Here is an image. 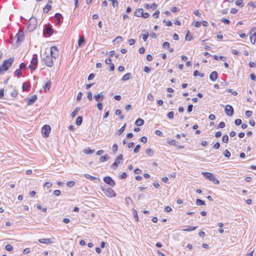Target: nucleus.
<instances>
[{
  "instance_id": "f257e3e1",
  "label": "nucleus",
  "mask_w": 256,
  "mask_h": 256,
  "mask_svg": "<svg viewBox=\"0 0 256 256\" xmlns=\"http://www.w3.org/2000/svg\"><path fill=\"white\" fill-rule=\"evenodd\" d=\"M58 56V50L56 46H54L50 48V54L45 52L43 54V60L45 64L48 67L54 65L53 58L56 59Z\"/></svg>"
},
{
  "instance_id": "f03ea898",
  "label": "nucleus",
  "mask_w": 256,
  "mask_h": 256,
  "mask_svg": "<svg viewBox=\"0 0 256 256\" xmlns=\"http://www.w3.org/2000/svg\"><path fill=\"white\" fill-rule=\"evenodd\" d=\"M14 60V57H10L8 59L4 60L2 66H0V72L8 70L9 68L11 66Z\"/></svg>"
},
{
  "instance_id": "7ed1b4c3",
  "label": "nucleus",
  "mask_w": 256,
  "mask_h": 256,
  "mask_svg": "<svg viewBox=\"0 0 256 256\" xmlns=\"http://www.w3.org/2000/svg\"><path fill=\"white\" fill-rule=\"evenodd\" d=\"M37 20L35 17H32L28 20V29L29 31H33L37 27Z\"/></svg>"
},
{
  "instance_id": "20e7f679",
  "label": "nucleus",
  "mask_w": 256,
  "mask_h": 256,
  "mask_svg": "<svg viewBox=\"0 0 256 256\" xmlns=\"http://www.w3.org/2000/svg\"><path fill=\"white\" fill-rule=\"evenodd\" d=\"M100 190L104 192L106 196L110 198H113L116 196L114 190L110 188H104L102 186Z\"/></svg>"
},
{
  "instance_id": "39448f33",
  "label": "nucleus",
  "mask_w": 256,
  "mask_h": 256,
  "mask_svg": "<svg viewBox=\"0 0 256 256\" xmlns=\"http://www.w3.org/2000/svg\"><path fill=\"white\" fill-rule=\"evenodd\" d=\"M204 176L210 181L212 182L215 184H219L220 182L214 174L209 172H203Z\"/></svg>"
},
{
  "instance_id": "423d86ee",
  "label": "nucleus",
  "mask_w": 256,
  "mask_h": 256,
  "mask_svg": "<svg viewBox=\"0 0 256 256\" xmlns=\"http://www.w3.org/2000/svg\"><path fill=\"white\" fill-rule=\"evenodd\" d=\"M38 62V59L37 55L36 54H34L30 61V64L28 66V68L32 72L36 69Z\"/></svg>"
},
{
  "instance_id": "0eeeda50",
  "label": "nucleus",
  "mask_w": 256,
  "mask_h": 256,
  "mask_svg": "<svg viewBox=\"0 0 256 256\" xmlns=\"http://www.w3.org/2000/svg\"><path fill=\"white\" fill-rule=\"evenodd\" d=\"M50 127L48 125H44L42 128V132L44 138H48L49 134L50 132Z\"/></svg>"
},
{
  "instance_id": "6e6552de",
  "label": "nucleus",
  "mask_w": 256,
  "mask_h": 256,
  "mask_svg": "<svg viewBox=\"0 0 256 256\" xmlns=\"http://www.w3.org/2000/svg\"><path fill=\"white\" fill-rule=\"evenodd\" d=\"M54 30L52 27L46 26L44 29L43 34L46 37L52 35L54 34Z\"/></svg>"
},
{
  "instance_id": "1a4fd4ad",
  "label": "nucleus",
  "mask_w": 256,
  "mask_h": 256,
  "mask_svg": "<svg viewBox=\"0 0 256 256\" xmlns=\"http://www.w3.org/2000/svg\"><path fill=\"white\" fill-rule=\"evenodd\" d=\"M224 111L226 114L228 116H231L234 114V110L232 106L228 104L224 108Z\"/></svg>"
},
{
  "instance_id": "9d476101",
  "label": "nucleus",
  "mask_w": 256,
  "mask_h": 256,
  "mask_svg": "<svg viewBox=\"0 0 256 256\" xmlns=\"http://www.w3.org/2000/svg\"><path fill=\"white\" fill-rule=\"evenodd\" d=\"M123 159V156L120 154L118 156L116 160L112 164V166L114 170H116L118 167V164L120 162V160H122Z\"/></svg>"
},
{
  "instance_id": "9b49d317",
  "label": "nucleus",
  "mask_w": 256,
  "mask_h": 256,
  "mask_svg": "<svg viewBox=\"0 0 256 256\" xmlns=\"http://www.w3.org/2000/svg\"><path fill=\"white\" fill-rule=\"evenodd\" d=\"M104 181L112 187H114L115 186V182L113 179L109 176H105L104 178Z\"/></svg>"
},
{
  "instance_id": "f8f14e48",
  "label": "nucleus",
  "mask_w": 256,
  "mask_h": 256,
  "mask_svg": "<svg viewBox=\"0 0 256 256\" xmlns=\"http://www.w3.org/2000/svg\"><path fill=\"white\" fill-rule=\"evenodd\" d=\"M16 42H20L24 40V32L22 30H20L18 33L16 34Z\"/></svg>"
},
{
  "instance_id": "ddd939ff",
  "label": "nucleus",
  "mask_w": 256,
  "mask_h": 256,
  "mask_svg": "<svg viewBox=\"0 0 256 256\" xmlns=\"http://www.w3.org/2000/svg\"><path fill=\"white\" fill-rule=\"evenodd\" d=\"M134 14L137 17H144V11L142 8L136 9Z\"/></svg>"
},
{
  "instance_id": "4468645a",
  "label": "nucleus",
  "mask_w": 256,
  "mask_h": 256,
  "mask_svg": "<svg viewBox=\"0 0 256 256\" xmlns=\"http://www.w3.org/2000/svg\"><path fill=\"white\" fill-rule=\"evenodd\" d=\"M218 78V73L216 71L212 72L210 75V78L212 82H215Z\"/></svg>"
},
{
  "instance_id": "2eb2a0df",
  "label": "nucleus",
  "mask_w": 256,
  "mask_h": 256,
  "mask_svg": "<svg viewBox=\"0 0 256 256\" xmlns=\"http://www.w3.org/2000/svg\"><path fill=\"white\" fill-rule=\"evenodd\" d=\"M94 98L96 102H99L102 101L104 100V96L102 94L100 93L97 95L94 96Z\"/></svg>"
},
{
  "instance_id": "dca6fc26",
  "label": "nucleus",
  "mask_w": 256,
  "mask_h": 256,
  "mask_svg": "<svg viewBox=\"0 0 256 256\" xmlns=\"http://www.w3.org/2000/svg\"><path fill=\"white\" fill-rule=\"evenodd\" d=\"M52 3V1L51 0H49L48 4H46L45 7L43 9V12L44 13H48L51 8V4Z\"/></svg>"
},
{
  "instance_id": "f3484780",
  "label": "nucleus",
  "mask_w": 256,
  "mask_h": 256,
  "mask_svg": "<svg viewBox=\"0 0 256 256\" xmlns=\"http://www.w3.org/2000/svg\"><path fill=\"white\" fill-rule=\"evenodd\" d=\"M36 100L37 96L35 94L34 95L30 98L28 100L27 105L30 106L33 104Z\"/></svg>"
},
{
  "instance_id": "a211bd4d",
  "label": "nucleus",
  "mask_w": 256,
  "mask_h": 256,
  "mask_svg": "<svg viewBox=\"0 0 256 256\" xmlns=\"http://www.w3.org/2000/svg\"><path fill=\"white\" fill-rule=\"evenodd\" d=\"M38 241L40 243L46 244H48L52 242L51 238H40L39 239Z\"/></svg>"
},
{
  "instance_id": "6ab92c4d",
  "label": "nucleus",
  "mask_w": 256,
  "mask_h": 256,
  "mask_svg": "<svg viewBox=\"0 0 256 256\" xmlns=\"http://www.w3.org/2000/svg\"><path fill=\"white\" fill-rule=\"evenodd\" d=\"M56 20V24H60V20L62 18V15L60 13H56L54 16Z\"/></svg>"
},
{
  "instance_id": "aec40b11",
  "label": "nucleus",
  "mask_w": 256,
  "mask_h": 256,
  "mask_svg": "<svg viewBox=\"0 0 256 256\" xmlns=\"http://www.w3.org/2000/svg\"><path fill=\"white\" fill-rule=\"evenodd\" d=\"M51 82L50 80L48 81L43 86V88L44 90V91L46 92L49 90L51 86Z\"/></svg>"
},
{
  "instance_id": "412c9836",
  "label": "nucleus",
  "mask_w": 256,
  "mask_h": 256,
  "mask_svg": "<svg viewBox=\"0 0 256 256\" xmlns=\"http://www.w3.org/2000/svg\"><path fill=\"white\" fill-rule=\"evenodd\" d=\"M86 42V40L84 36L80 37L78 40V46L80 47L82 46Z\"/></svg>"
},
{
  "instance_id": "4be33fe9",
  "label": "nucleus",
  "mask_w": 256,
  "mask_h": 256,
  "mask_svg": "<svg viewBox=\"0 0 256 256\" xmlns=\"http://www.w3.org/2000/svg\"><path fill=\"white\" fill-rule=\"evenodd\" d=\"M184 228H185L183 230H184L190 232L196 230L198 228V226H184Z\"/></svg>"
},
{
  "instance_id": "5701e85b",
  "label": "nucleus",
  "mask_w": 256,
  "mask_h": 256,
  "mask_svg": "<svg viewBox=\"0 0 256 256\" xmlns=\"http://www.w3.org/2000/svg\"><path fill=\"white\" fill-rule=\"evenodd\" d=\"M132 78V74L130 73H126V74H124L122 78V80L123 81H126Z\"/></svg>"
},
{
  "instance_id": "b1692460",
  "label": "nucleus",
  "mask_w": 256,
  "mask_h": 256,
  "mask_svg": "<svg viewBox=\"0 0 256 256\" xmlns=\"http://www.w3.org/2000/svg\"><path fill=\"white\" fill-rule=\"evenodd\" d=\"M144 123V120L140 118H138V119H137L135 122V124L137 126H140L142 125Z\"/></svg>"
},
{
  "instance_id": "393cba45",
  "label": "nucleus",
  "mask_w": 256,
  "mask_h": 256,
  "mask_svg": "<svg viewBox=\"0 0 256 256\" xmlns=\"http://www.w3.org/2000/svg\"><path fill=\"white\" fill-rule=\"evenodd\" d=\"M84 176L87 178L90 179L91 180H100V179L98 178L92 176L90 175L89 174H85Z\"/></svg>"
},
{
  "instance_id": "a878e982",
  "label": "nucleus",
  "mask_w": 256,
  "mask_h": 256,
  "mask_svg": "<svg viewBox=\"0 0 256 256\" xmlns=\"http://www.w3.org/2000/svg\"><path fill=\"white\" fill-rule=\"evenodd\" d=\"M94 152V150H92L89 148H86L84 150V152L86 154H92Z\"/></svg>"
},
{
  "instance_id": "bb28decb",
  "label": "nucleus",
  "mask_w": 256,
  "mask_h": 256,
  "mask_svg": "<svg viewBox=\"0 0 256 256\" xmlns=\"http://www.w3.org/2000/svg\"><path fill=\"white\" fill-rule=\"evenodd\" d=\"M82 116H78L76 122V124L78 126H80L82 124Z\"/></svg>"
},
{
  "instance_id": "cd10ccee",
  "label": "nucleus",
  "mask_w": 256,
  "mask_h": 256,
  "mask_svg": "<svg viewBox=\"0 0 256 256\" xmlns=\"http://www.w3.org/2000/svg\"><path fill=\"white\" fill-rule=\"evenodd\" d=\"M109 156L108 154H105L104 156H102L100 158V162H104L108 160Z\"/></svg>"
},
{
  "instance_id": "c85d7f7f",
  "label": "nucleus",
  "mask_w": 256,
  "mask_h": 256,
  "mask_svg": "<svg viewBox=\"0 0 256 256\" xmlns=\"http://www.w3.org/2000/svg\"><path fill=\"white\" fill-rule=\"evenodd\" d=\"M157 7V5L156 4H152L150 5L148 4H145V8H146L148 9H149L150 8H152L154 10Z\"/></svg>"
},
{
  "instance_id": "c756f323",
  "label": "nucleus",
  "mask_w": 256,
  "mask_h": 256,
  "mask_svg": "<svg viewBox=\"0 0 256 256\" xmlns=\"http://www.w3.org/2000/svg\"><path fill=\"white\" fill-rule=\"evenodd\" d=\"M80 110V108L79 107H76L71 114V116L72 118H74Z\"/></svg>"
},
{
  "instance_id": "7c9ffc66",
  "label": "nucleus",
  "mask_w": 256,
  "mask_h": 256,
  "mask_svg": "<svg viewBox=\"0 0 256 256\" xmlns=\"http://www.w3.org/2000/svg\"><path fill=\"white\" fill-rule=\"evenodd\" d=\"M196 204L198 206H203L205 204V202L199 198L196 200Z\"/></svg>"
},
{
  "instance_id": "2f4dec72",
  "label": "nucleus",
  "mask_w": 256,
  "mask_h": 256,
  "mask_svg": "<svg viewBox=\"0 0 256 256\" xmlns=\"http://www.w3.org/2000/svg\"><path fill=\"white\" fill-rule=\"evenodd\" d=\"M168 142L169 144L170 145H172V146H178V144H177V142L175 140H168Z\"/></svg>"
},
{
  "instance_id": "473e14b6",
  "label": "nucleus",
  "mask_w": 256,
  "mask_h": 256,
  "mask_svg": "<svg viewBox=\"0 0 256 256\" xmlns=\"http://www.w3.org/2000/svg\"><path fill=\"white\" fill-rule=\"evenodd\" d=\"M186 40H191L192 39V36L190 34V32L189 30H188V32L186 34Z\"/></svg>"
},
{
  "instance_id": "72a5a7b5",
  "label": "nucleus",
  "mask_w": 256,
  "mask_h": 256,
  "mask_svg": "<svg viewBox=\"0 0 256 256\" xmlns=\"http://www.w3.org/2000/svg\"><path fill=\"white\" fill-rule=\"evenodd\" d=\"M194 76L196 77L198 76H200V77H203L204 74L202 73L199 72L198 70H196L194 72Z\"/></svg>"
},
{
  "instance_id": "f704fd0d",
  "label": "nucleus",
  "mask_w": 256,
  "mask_h": 256,
  "mask_svg": "<svg viewBox=\"0 0 256 256\" xmlns=\"http://www.w3.org/2000/svg\"><path fill=\"white\" fill-rule=\"evenodd\" d=\"M228 136L227 134H224L222 138V140L224 143H227L228 142Z\"/></svg>"
},
{
  "instance_id": "c9c22d12",
  "label": "nucleus",
  "mask_w": 256,
  "mask_h": 256,
  "mask_svg": "<svg viewBox=\"0 0 256 256\" xmlns=\"http://www.w3.org/2000/svg\"><path fill=\"white\" fill-rule=\"evenodd\" d=\"M146 152L149 156H152L154 154V151L151 148H148L146 150Z\"/></svg>"
},
{
  "instance_id": "e433bc0d",
  "label": "nucleus",
  "mask_w": 256,
  "mask_h": 256,
  "mask_svg": "<svg viewBox=\"0 0 256 256\" xmlns=\"http://www.w3.org/2000/svg\"><path fill=\"white\" fill-rule=\"evenodd\" d=\"M108 1H111L112 2V5L114 8H116L118 5V2L117 0H108Z\"/></svg>"
},
{
  "instance_id": "4c0bfd02",
  "label": "nucleus",
  "mask_w": 256,
  "mask_h": 256,
  "mask_svg": "<svg viewBox=\"0 0 256 256\" xmlns=\"http://www.w3.org/2000/svg\"><path fill=\"white\" fill-rule=\"evenodd\" d=\"M126 126V124H124L118 130V135H120L124 130L125 127Z\"/></svg>"
},
{
  "instance_id": "58836bf2",
  "label": "nucleus",
  "mask_w": 256,
  "mask_h": 256,
  "mask_svg": "<svg viewBox=\"0 0 256 256\" xmlns=\"http://www.w3.org/2000/svg\"><path fill=\"white\" fill-rule=\"evenodd\" d=\"M224 155L225 157L229 158L230 156V152L228 150H226L224 152Z\"/></svg>"
},
{
  "instance_id": "ea45409f",
  "label": "nucleus",
  "mask_w": 256,
  "mask_h": 256,
  "mask_svg": "<svg viewBox=\"0 0 256 256\" xmlns=\"http://www.w3.org/2000/svg\"><path fill=\"white\" fill-rule=\"evenodd\" d=\"M122 111L120 110H116L115 114L116 115L120 116V119L122 120L124 118V116L123 115H121Z\"/></svg>"
},
{
  "instance_id": "a19ab883",
  "label": "nucleus",
  "mask_w": 256,
  "mask_h": 256,
  "mask_svg": "<svg viewBox=\"0 0 256 256\" xmlns=\"http://www.w3.org/2000/svg\"><path fill=\"white\" fill-rule=\"evenodd\" d=\"M26 68V64L24 62H22L20 65V68L21 70H24Z\"/></svg>"
},
{
  "instance_id": "79ce46f5",
  "label": "nucleus",
  "mask_w": 256,
  "mask_h": 256,
  "mask_svg": "<svg viewBox=\"0 0 256 256\" xmlns=\"http://www.w3.org/2000/svg\"><path fill=\"white\" fill-rule=\"evenodd\" d=\"M10 94L12 98H16L18 94V92L16 90H14Z\"/></svg>"
},
{
  "instance_id": "37998d69",
  "label": "nucleus",
  "mask_w": 256,
  "mask_h": 256,
  "mask_svg": "<svg viewBox=\"0 0 256 256\" xmlns=\"http://www.w3.org/2000/svg\"><path fill=\"white\" fill-rule=\"evenodd\" d=\"M126 202L127 205H130L132 203V200L130 197H127L125 198Z\"/></svg>"
},
{
  "instance_id": "c03bdc74",
  "label": "nucleus",
  "mask_w": 256,
  "mask_h": 256,
  "mask_svg": "<svg viewBox=\"0 0 256 256\" xmlns=\"http://www.w3.org/2000/svg\"><path fill=\"white\" fill-rule=\"evenodd\" d=\"M236 6H239L240 7H242L244 6L243 1L242 0H238L236 2Z\"/></svg>"
},
{
  "instance_id": "a18cd8bd",
  "label": "nucleus",
  "mask_w": 256,
  "mask_h": 256,
  "mask_svg": "<svg viewBox=\"0 0 256 256\" xmlns=\"http://www.w3.org/2000/svg\"><path fill=\"white\" fill-rule=\"evenodd\" d=\"M170 46V43L168 42H166L163 43L162 46V48H169Z\"/></svg>"
},
{
  "instance_id": "49530a36",
  "label": "nucleus",
  "mask_w": 256,
  "mask_h": 256,
  "mask_svg": "<svg viewBox=\"0 0 256 256\" xmlns=\"http://www.w3.org/2000/svg\"><path fill=\"white\" fill-rule=\"evenodd\" d=\"M5 248L6 250L10 252L12 250L13 248L10 244H8L6 245Z\"/></svg>"
},
{
  "instance_id": "de8ad7c7",
  "label": "nucleus",
  "mask_w": 256,
  "mask_h": 256,
  "mask_svg": "<svg viewBox=\"0 0 256 256\" xmlns=\"http://www.w3.org/2000/svg\"><path fill=\"white\" fill-rule=\"evenodd\" d=\"M250 34L254 36H256V28H254L250 30Z\"/></svg>"
},
{
  "instance_id": "09e8293b",
  "label": "nucleus",
  "mask_w": 256,
  "mask_h": 256,
  "mask_svg": "<svg viewBox=\"0 0 256 256\" xmlns=\"http://www.w3.org/2000/svg\"><path fill=\"white\" fill-rule=\"evenodd\" d=\"M225 123L224 122H221L217 126V127L220 128H222L225 127Z\"/></svg>"
},
{
  "instance_id": "8fccbe9b",
  "label": "nucleus",
  "mask_w": 256,
  "mask_h": 256,
  "mask_svg": "<svg viewBox=\"0 0 256 256\" xmlns=\"http://www.w3.org/2000/svg\"><path fill=\"white\" fill-rule=\"evenodd\" d=\"M167 116H168V117L170 119L173 118H174V112L171 111V112H168V114H167Z\"/></svg>"
},
{
  "instance_id": "3c124183",
  "label": "nucleus",
  "mask_w": 256,
  "mask_h": 256,
  "mask_svg": "<svg viewBox=\"0 0 256 256\" xmlns=\"http://www.w3.org/2000/svg\"><path fill=\"white\" fill-rule=\"evenodd\" d=\"M74 185V181H68L66 182V186L68 187H72Z\"/></svg>"
},
{
  "instance_id": "603ef678",
  "label": "nucleus",
  "mask_w": 256,
  "mask_h": 256,
  "mask_svg": "<svg viewBox=\"0 0 256 256\" xmlns=\"http://www.w3.org/2000/svg\"><path fill=\"white\" fill-rule=\"evenodd\" d=\"M15 74L17 76H20L22 74V70L20 69H17L15 71Z\"/></svg>"
},
{
  "instance_id": "864d4df0",
  "label": "nucleus",
  "mask_w": 256,
  "mask_h": 256,
  "mask_svg": "<svg viewBox=\"0 0 256 256\" xmlns=\"http://www.w3.org/2000/svg\"><path fill=\"white\" fill-rule=\"evenodd\" d=\"M220 148V144L219 142H216L213 146V148L216 150H218Z\"/></svg>"
},
{
  "instance_id": "5fc2aeb1",
  "label": "nucleus",
  "mask_w": 256,
  "mask_h": 256,
  "mask_svg": "<svg viewBox=\"0 0 256 256\" xmlns=\"http://www.w3.org/2000/svg\"><path fill=\"white\" fill-rule=\"evenodd\" d=\"M118 150V146L117 144H114L112 146V151L114 153L116 152Z\"/></svg>"
},
{
  "instance_id": "6e6d98bb",
  "label": "nucleus",
  "mask_w": 256,
  "mask_h": 256,
  "mask_svg": "<svg viewBox=\"0 0 256 256\" xmlns=\"http://www.w3.org/2000/svg\"><path fill=\"white\" fill-rule=\"evenodd\" d=\"M140 146L139 144H138L136 146V147L134 148V153H137L139 152L140 149Z\"/></svg>"
},
{
  "instance_id": "4d7b16f0",
  "label": "nucleus",
  "mask_w": 256,
  "mask_h": 256,
  "mask_svg": "<svg viewBox=\"0 0 256 256\" xmlns=\"http://www.w3.org/2000/svg\"><path fill=\"white\" fill-rule=\"evenodd\" d=\"M133 214L134 216V218L136 221H138V217L137 214V212L136 210H134Z\"/></svg>"
},
{
  "instance_id": "13d9d810",
  "label": "nucleus",
  "mask_w": 256,
  "mask_h": 256,
  "mask_svg": "<svg viewBox=\"0 0 256 256\" xmlns=\"http://www.w3.org/2000/svg\"><path fill=\"white\" fill-rule=\"evenodd\" d=\"M221 21L222 22H223L224 24H230V20H228V19L227 18H223Z\"/></svg>"
},
{
  "instance_id": "bf43d9fd",
  "label": "nucleus",
  "mask_w": 256,
  "mask_h": 256,
  "mask_svg": "<svg viewBox=\"0 0 256 256\" xmlns=\"http://www.w3.org/2000/svg\"><path fill=\"white\" fill-rule=\"evenodd\" d=\"M28 88V86L26 85V83H24L22 86L23 91H27Z\"/></svg>"
},
{
  "instance_id": "052dcab7",
  "label": "nucleus",
  "mask_w": 256,
  "mask_h": 256,
  "mask_svg": "<svg viewBox=\"0 0 256 256\" xmlns=\"http://www.w3.org/2000/svg\"><path fill=\"white\" fill-rule=\"evenodd\" d=\"M242 123V120L239 118L236 119L234 121V124L236 126H239V125L241 124Z\"/></svg>"
},
{
  "instance_id": "680f3d73",
  "label": "nucleus",
  "mask_w": 256,
  "mask_h": 256,
  "mask_svg": "<svg viewBox=\"0 0 256 256\" xmlns=\"http://www.w3.org/2000/svg\"><path fill=\"white\" fill-rule=\"evenodd\" d=\"M252 112L250 110H246L245 112L246 116L247 118H250L252 115Z\"/></svg>"
},
{
  "instance_id": "e2e57ef3",
  "label": "nucleus",
  "mask_w": 256,
  "mask_h": 256,
  "mask_svg": "<svg viewBox=\"0 0 256 256\" xmlns=\"http://www.w3.org/2000/svg\"><path fill=\"white\" fill-rule=\"evenodd\" d=\"M53 194L56 196H58L60 194L61 192L60 190H56L54 191Z\"/></svg>"
},
{
  "instance_id": "0e129e2a",
  "label": "nucleus",
  "mask_w": 256,
  "mask_h": 256,
  "mask_svg": "<svg viewBox=\"0 0 256 256\" xmlns=\"http://www.w3.org/2000/svg\"><path fill=\"white\" fill-rule=\"evenodd\" d=\"M193 105L190 104L188 106L187 111L188 112H190L192 110Z\"/></svg>"
},
{
  "instance_id": "69168bd1",
  "label": "nucleus",
  "mask_w": 256,
  "mask_h": 256,
  "mask_svg": "<svg viewBox=\"0 0 256 256\" xmlns=\"http://www.w3.org/2000/svg\"><path fill=\"white\" fill-rule=\"evenodd\" d=\"M52 186V182H45L44 184V187H46L47 188H50V187H51Z\"/></svg>"
},
{
  "instance_id": "338daca9",
  "label": "nucleus",
  "mask_w": 256,
  "mask_h": 256,
  "mask_svg": "<svg viewBox=\"0 0 256 256\" xmlns=\"http://www.w3.org/2000/svg\"><path fill=\"white\" fill-rule=\"evenodd\" d=\"M82 92H79L78 94L77 97H76V100L79 101L82 99Z\"/></svg>"
},
{
  "instance_id": "774afa93",
  "label": "nucleus",
  "mask_w": 256,
  "mask_h": 256,
  "mask_svg": "<svg viewBox=\"0 0 256 256\" xmlns=\"http://www.w3.org/2000/svg\"><path fill=\"white\" fill-rule=\"evenodd\" d=\"M250 78L252 80L256 81V76L254 74H253V73L250 74Z\"/></svg>"
}]
</instances>
